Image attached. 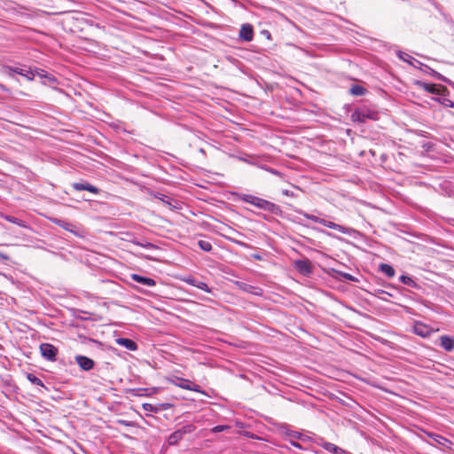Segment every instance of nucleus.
Wrapping results in <instances>:
<instances>
[{
	"label": "nucleus",
	"instance_id": "1",
	"mask_svg": "<svg viewBox=\"0 0 454 454\" xmlns=\"http://www.w3.org/2000/svg\"><path fill=\"white\" fill-rule=\"evenodd\" d=\"M172 384L187 390L201 393L200 387L196 383L188 379L179 377L176 373H172Z\"/></svg>",
	"mask_w": 454,
	"mask_h": 454
},
{
	"label": "nucleus",
	"instance_id": "2",
	"mask_svg": "<svg viewBox=\"0 0 454 454\" xmlns=\"http://www.w3.org/2000/svg\"><path fill=\"white\" fill-rule=\"evenodd\" d=\"M245 201L247 203H250L259 208H262L263 210H267L270 212H273L276 208V205L270 201H268L266 200L254 197L252 195H246V198L244 199Z\"/></svg>",
	"mask_w": 454,
	"mask_h": 454
},
{
	"label": "nucleus",
	"instance_id": "3",
	"mask_svg": "<svg viewBox=\"0 0 454 454\" xmlns=\"http://www.w3.org/2000/svg\"><path fill=\"white\" fill-rule=\"evenodd\" d=\"M41 356L51 362H55L57 360V356L59 353V349L51 343H42L39 347Z\"/></svg>",
	"mask_w": 454,
	"mask_h": 454
},
{
	"label": "nucleus",
	"instance_id": "4",
	"mask_svg": "<svg viewBox=\"0 0 454 454\" xmlns=\"http://www.w3.org/2000/svg\"><path fill=\"white\" fill-rule=\"evenodd\" d=\"M74 360L81 370L85 372L92 370L95 366V362L86 356L77 355L75 356Z\"/></svg>",
	"mask_w": 454,
	"mask_h": 454
},
{
	"label": "nucleus",
	"instance_id": "5",
	"mask_svg": "<svg viewBox=\"0 0 454 454\" xmlns=\"http://www.w3.org/2000/svg\"><path fill=\"white\" fill-rule=\"evenodd\" d=\"M71 185L74 188V190L78 191V192L88 191L93 194H98L100 192V189L90 184V183H88L86 181L73 183Z\"/></svg>",
	"mask_w": 454,
	"mask_h": 454
},
{
	"label": "nucleus",
	"instance_id": "6",
	"mask_svg": "<svg viewBox=\"0 0 454 454\" xmlns=\"http://www.w3.org/2000/svg\"><path fill=\"white\" fill-rule=\"evenodd\" d=\"M366 119L376 120V114L370 111L356 110L351 114L353 121L364 122Z\"/></svg>",
	"mask_w": 454,
	"mask_h": 454
},
{
	"label": "nucleus",
	"instance_id": "7",
	"mask_svg": "<svg viewBox=\"0 0 454 454\" xmlns=\"http://www.w3.org/2000/svg\"><path fill=\"white\" fill-rule=\"evenodd\" d=\"M236 286L243 292H246V293H248V294H254L256 296L262 295V290L258 286H254L246 284L244 282H239V281L236 282Z\"/></svg>",
	"mask_w": 454,
	"mask_h": 454
},
{
	"label": "nucleus",
	"instance_id": "8",
	"mask_svg": "<svg viewBox=\"0 0 454 454\" xmlns=\"http://www.w3.org/2000/svg\"><path fill=\"white\" fill-rule=\"evenodd\" d=\"M294 267L303 275H308L312 271L311 262L309 260H297L294 262Z\"/></svg>",
	"mask_w": 454,
	"mask_h": 454
},
{
	"label": "nucleus",
	"instance_id": "9",
	"mask_svg": "<svg viewBox=\"0 0 454 454\" xmlns=\"http://www.w3.org/2000/svg\"><path fill=\"white\" fill-rule=\"evenodd\" d=\"M239 37L246 42L252 41L254 38V28H253L252 25H250V24L242 25L240 31H239Z\"/></svg>",
	"mask_w": 454,
	"mask_h": 454
},
{
	"label": "nucleus",
	"instance_id": "10",
	"mask_svg": "<svg viewBox=\"0 0 454 454\" xmlns=\"http://www.w3.org/2000/svg\"><path fill=\"white\" fill-rule=\"evenodd\" d=\"M51 221L62 229L74 233L75 236H80V234L74 230V226L72 223L59 218H51Z\"/></svg>",
	"mask_w": 454,
	"mask_h": 454
},
{
	"label": "nucleus",
	"instance_id": "11",
	"mask_svg": "<svg viewBox=\"0 0 454 454\" xmlns=\"http://www.w3.org/2000/svg\"><path fill=\"white\" fill-rule=\"evenodd\" d=\"M130 278L132 280L142 286H153L155 285V281L151 278L144 277L138 274H132Z\"/></svg>",
	"mask_w": 454,
	"mask_h": 454
},
{
	"label": "nucleus",
	"instance_id": "12",
	"mask_svg": "<svg viewBox=\"0 0 454 454\" xmlns=\"http://www.w3.org/2000/svg\"><path fill=\"white\" fill-rule=\"evenodd\" d=\"M440 344L446 351L450 352L454 349V339L448 335H442L440 337Z\"/></svg>",
	"mask_w": 454,
	"mask_h": 454
},
{
	"label": "nucleus",
	"instance_id": "13",
	"mask_svg": "<svg viewBox=\"0 0 454 454\" xmlns=\"http://www.w3.org/2000/svg\"><path fill=\"white\" fill-rule=\"evenodd\" d=\"M194 430L192 425H186L182 427V429H178L172 434V440H175V442L180 440L184 434L191 433Z\"/></svg>",
	"mask_w": 454,
	"mask_h": 454
},
{
	"label": "nucleus",
	"instance_id": "14",
	"mask_svg": "<svg viewBox=\"0 0 454 454\" xmlns=\"http://www.w3.org/2000/svg\"><path fill=\"white\" fill-rule=\"evenodd\" d=\"M322 447L329 451V452H332L333 454H348V452L340 447H338L337 445L332 443V442H324L322 444Z\"/></svg>",
	"mask_w": 454,
	"mask_h": 454
},
{
	"label": "nucleus",
	"instance_id": "15",
	"mask_svg": "<svg viewBox=\"0 0 454 454\" xmlns=\"http://www.w3.org/2000/svg\"><path fill=\"white\" fill-rule=\"evenodd\" d=\"M10 70L13 73H16L20 75L25 76L28 80H33L35 77V74L28 69L20 68V67H10Z\"/></svg>",
	"mask_w": 454,
	"mask_h": 454
},
{
	"label": "nucleus",
	"instance_id": "16",
	"mask_svg": "<svg viewBox=\"0 0 454 454\" xmlns=\"http://www.w3.org/2000/svg\"><path fill=\"white\" fill-rule=\"evenodd\" d=\"M417 84L423 89L424 90L432 93V94H439V89L434 83H427L423 82H417Z\"/></svg>",
	"mask_w": 454,
	"mask_h": 454
},
{
	"label": "nucleus",
	"instance_id": "17",
	"mask_svg": "<svg viewBox=\"0 0 454 454\" xmlns=\"http://www.w3.org/2000/svg\"><path fill=\"white\" fill-rule=\"evenodd\" d=\"M117 342L131 351L136 350L137 348V343L130 339L120 338L117 340Z\"/></svg>",
	"mask_w": 454,
	"mask_h": 454
},
{
	"label": "nucleus",
	"instance_id": "18",
	"mask_svg": "<svg viewBox=\"0 0 454 454\" xmlns=\"http://www.w3.org/2000/svg\"><path fill=\"white\" fill-rule=\"evenodd\" d=\"M380 270L382 273H384L388 278H393L395 274V269L387 263H382L380 265Z\"/></svg>",
	"mask_w": 454,
	"mask_h": 454
},
{
	"label": "nucleus",
	"instance_id": "19",
	"mask_svg": "<svg viewBox=\"0 0 454 454\" xmlns=\"http://www.w3.org/2000/svg\"><path fill=\"white\" fill-rule=\"evenodd\" d=\"M414 332L416 334L420 336H427L430 333L428 328L423 324H416L414 326Z\"/></svg>",
	"mask_w": 454,
	"mask_h": 454
},
{
	"label": "nucleus",
	"instance_id": "20",
	"mask_svg": "<svg viewBox=\"0 0 454 454\" xmlns=\"http://www.w3.org/2000/svg\"><path fill=\"white\" fill-rule=\"evenodd\" d=\"M2 217L4 218L6 221H8L10 223L17 224L20 227H24V228L27 227V224H26V223L23 220L19 219L17 217H14L12 215H2Z\"/></svg>",
	"mask_w": 454,
	"mask_h": 454
},
{
	"label": "nucleus",
	"instance_id": "21",
	"mask_svg": "<svg viewBox=\"0 0 454 454\" xmlns=\"http://www.w3.org/2000/svg\"><path fill=\"white\" fill-rule=\"evenodd\" d=\"M349 92L353 96H363L365 94L366 90L361 85H352Z\"/></svg>",
	"mask_w": 454,
	"mask_h": 454
},
{
	"label": "nucleus",
	"instance_id": "22",
	"mask_svg": "<svg viewBox=\"0 0 454 454\" xmlns=\"http://www.w3.org/2000/svg\"><path fill=\"white\" fill-rule=\"evenodd\" d=\"M27 380H28L32 384L44 387V384H43V382L42 381V380H40V379H39L38 377H36L35 374H33V373H27Z\"/></svg>",
	"mask_w": 454,
	"mask_h": 454
},
{
	"label": "nucleus",
	"instance_id": "23",
	"mask_svg": "<svg viewBox=\"0 0 454 454\" xmlns=\"http://www.w3.org/2000/svg\"><path fill=\"white\" fill-rule=\"evenodd\" d=\"M198 245L200 248L205 252H209L212 250V245L207 240H199Z\"/></svg>",
	"mask_w": 454,
	"mask_h": 454
},
{
	"label": "nucleus",
	"instance_id": "24",
	"mask_svg": "<svg viewBox=\"0 0 454 454\" xmlns=\"http://www.w3.org/2000/svg\"><path fill=\"white\" fill-rule=\"evenodd\" d=\"M321 224L333 230L341 231L342 229L339 224H336L333 222L326 221L325 219L321 221Z\"/></svg>",
	"mask_w": 454,
	"mask_h": 454
},
{
	"label": "nucleus",
	"instance_id": "25",
	"mask_svg": "<svg viewBox=\"0 0 454 454\" xmlns=\"http://www.w3.org/2000/svg\"><path fill=\"white\" fill-rule=\"evenodd\" d=\"M195 286L200 290L207 292V293H211V289L207 286V285L205 282L197 281V284H195Z\"/></svg>",
	"mask_w": 454,
	"mask_h": 454
},
{
	"label": "nucleus",
	"instance_id": "26",
	"mask_svg": "<svg viewBox=\"0 0 454 454\" xmlns=\"http://www.w3.org/2000/svg\"><path fill=\"white\" fill-rule=\"evenodd\" d=\"M304 216L307 219L311 220L312 222L317 223H320V224H321V221L323 220L322 218H319V217H317L316 215H309V214H304Z\"/></svg>",
	"mask_w": 454,
	"mask_h": 454
},
{
	"label": "nucleus",
	"instance_id": "27",
	"mask_svg": "<svg viewBox=\"0 0 454 454\" xmlns=\"http://www.w3.org/2000/svg\"><path fill=\"white\" fill-rule=\"evenodd\" d=\"M134 243L137 246L145 247V248H154L155 246L149 242L141 243L139 241L135 240Z\"/></svg>",
	"mask_w": 454,
	"mask_h": 454
},
{
	"label": "nucleus",
	"instance_id": "28",
	"mask_svg": "<svg viewBox=\"0 0 454 454\" xmlns=\"http://www.w3.org/2000/svg\"><path fill=\"white\" fill-rule=\"evenodd\" d=\"M230 427L229 426H215V427L212 428V432L214 433H218V432H222L223 430H227L229 429Z\"/></svg>",
	"mask_w": 454,
	"mask_h": 454
},
{
	"label": "nucleus",
	"instance_id": "29",
	"mask_svg": "<svg viewBox=\"0 0 454 454\" xmlns=\"http://www.w3.org/2000/svg\"><path fill=\"white\" fill-rule=\"evenodd\" d=\"M184 281H185L186 283L192 285V286H195V284H197V281L195 278H183Z\"/></svg>",
	"mask_w": 454,
	"mask_h": 454
},
{
	"label": "nucleus",
	"instance_id": "30",
	"mask_svg": "<svg viewBox=\"0 0 454 454\" xmlns=\"http://www.w3.org/2000/svg\"><path fill=\"white\" fill-rule=\"evenodd\" d=\"M184 281H185L186 283L192 285V286H195V284H197V281L195 278H183Z\"/></svg>",
	"mask_w": 454,
	"mask_h": 454
},
{
	"label": "nucleus",
	"instance_id": "31",
	"mask_svg": "<svg viewBox=\"0 0 454 454\" xmlns=\"http://www.w3.org/2000/svg\"><path fill=\"white\" fill-rule=\"evenodd\" d=\"M445 106L454 107V103L450 99H443L442 102Z\"/></svg>",
	"mask_w": 454,
	"mask_h": 454
},
{
	"label": "nucleus",
	"instance_id": "32",
	"mask_svg": "<svg viewBox=\"0 0 454 454\" xmlns=\"http://www.w3.org/2000/svg\"><path fill=\"white\" fill-rule=\"evenodd\" d=\"M0 259L3 261H8L10 259V257L8 254H6L3 252H0Z\"/></svg>",
	"mask_w": 454,
	"mask_h": 454
},
{
	"label": "nucleus",
	"instance_id": "33",
	"mask_svg": "<svg viewBox=\"0 0 454 454\" xmlns=\"http://www.w3.org/2000/svg\"><path fill=\"white\" fill-rule=\"evenodd\" d=\"M402 281H403V283H404V284H408V283H409V281H411V278H410L409 277L403 276V277H402Z\"/></svg>",
	"mask_w": 454,
	"mask_h": 454
},
{
	"label": "nucleus",
	"instance_id": "34",
	"mask_svg": "<svg viewBox=\"0 0 454 454\" xmlns=\"http://www.w3.org/2000/svg\"><path fill=\"white\" fill-rule=\"evenodd\" d=\"M282 192L286 196H293V192H289L288 190H284Z\"/></svg>",
	"mask_w": 454,
	"mask_h": 454
},
{
	"label": "nucleus",
	"instance_id": "35",
	"mask_svg": "<svg viewBox=\"0 0 454 454\" xmlns=\"http://www.w3.org/2000/svg\"><path fill=\"white\" fill-rule=\"evenodd\" d=\"M344 278H347V279H349V280H353L354 278L350 275V274H344Z\"/></svg>",
	"mask_w": 454,
	"mask_h": 454
},
{
	"label": "nucleus",
	"instance_id": "36",
	"mask_svg": "<svg viewBox=\"0 0 454 454\" xmlns=\"http://www.w3.org/2000/svg\"><path fill=\"white\" fill-rule=\"evenodd\" d=\"M4 90H6L5 86L0 83V91H4Z\"/></svg>",
	"mask_w": 454,
	"mask_h": 454
},
{
	"label": "nucleus",
	"instance_id": "37",
	"mask_svg": "<svg viewBox=\"0 0 454 454\" xmlns=\"http://www.w3.org/2000/svg\"><path fill=\"white\" fill-rule=\"evenodd\" d=\"M254 258L256 260H262V256L259 254H254Z\"/></svg>",
	"mask_w": 454,
	"mask_h": 454
}]
</instances>
